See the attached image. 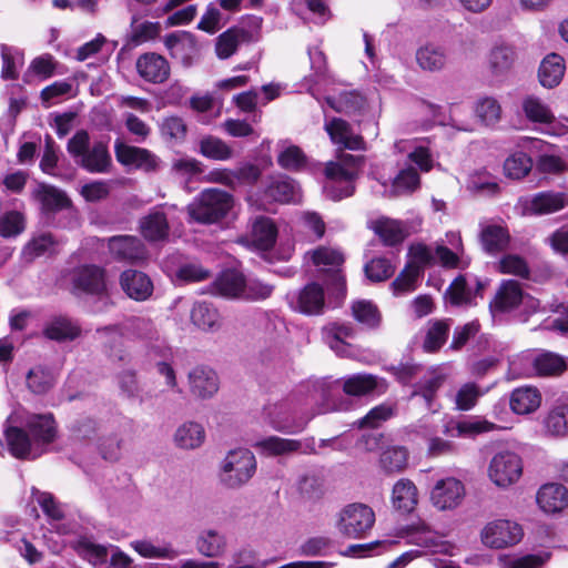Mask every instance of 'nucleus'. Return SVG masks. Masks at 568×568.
Segmentation results:
<instances>
[{
	"label": "nucleus",
	"mask_w": 568,
	"mask_h": 568,
	"mask_svg": "<svg viewBox=\"0 0 568 568\" xmlns=\"http://www.w3.org/2000/svg\"><path fill=\"white\" fill-rule=\"evenodd\" d=\"M516 52L509 44H496L489 52L488 64L496 77L506 74L514 65Z\"/></svg>",
	"instance_id": "40"
},
{
	"label": "nucleus",
	"mask_w": 568,
	"mask_h": 568,
	"mask_svg": "<svg viewBox=\"0 0 568 568\" xmlns=\"http://www.w3.org/2000/svg\"><path fill=\"white\" fill-rule=\"evenodd\" d=\"M274 292V285L264 282L257 277L244 278V287L242 291V301L258 302L271 297Z\"/></svg>",
	"instance_id": "50"
},
{
	"label": "nucleus",
	"mask_w": 568,
	"mask_h": 568,
	"mask_svg": "<svg viewBox=\"0 0 568 568\" xmlns=\"http://www.w3.org/2000/svg\"><path fill=\"white\" fill-rule=\"evenodd\" d=\"M277 237V227L274 221L266 216H257L252 223L251 241L260 250L271 248Z\"/></svg>",
	"instance_id": "37"
},
{
	"label": "nucleus",
	"mask_w": 568,
	"mask_h": 568,
	"mask_svg": "<svg viewBox=\"0 0 568 568\" xmlns=\"http://www.w3.org/2000/svg\"><path fill=\"white\" fill-rule=\"evenodd\" d=\"M4 438L11 455L18 459H36L55 439L52 414L13 412L4 422Z\"/></svg>",
	"instance_id": "2"
},
{
	"label": "nucleus",
	"mask_w": 568,
	"mask_h": 568,
	"mask_svg": "<svg viewBox=\"0 0 568 568\" xmlns=\"http://www.w3.org/2000/svg\"><path fill=\"white\" fill-rule=\"evenodd\" d=\"M375 514L363 504H352L344 508L339 519V530L351 538L363 537L374 525Z\"/></svg>",
	"instance_id": "12"
},
{
	"label": "nucleus",
	"mask_w": 568,
	"mask_h": 568,
	"mask_svg": "<svg viewBox=\"0 0 568 568\" xmlns=\"http://www.w3.org/2000/svg\"><path fill=\"white\" fill-rule=\"evenodd\" d=\"M258 452L268 457L286 456L298 452L302 443L297 439L282 438L278 436H268L255 444Z\"/></svg>",
	"instance_id": "38"
},
{
	"label": "nucleus",
	"mask_w": 568,
	"mask_h": 568,
	"mask_svg": "<svg viewBox=\"0 0 568 568\" xmlns=\"http://www.w3.org/2000/svg\"><path fill=\"white\" fill-rule=\"evenodd\" d=\"M408 452L402 446L385 449L379 457V465L386 474L403 471L407 466Z\"/></svg>",
	"instance_id": "48"
},
{
	"label": "nucleus",
	"mask_w": 568,
	"mask_h": 568,
	"mask_svg": "<svg viewBox=\"0 0 568 568\" xmlns=\"http://www.w3.org/2000/svg\"><path fill=\"white\" fill-rule=\"evenodd\" d=\"M256 467V458L250 449H232L220 463L219 483L225 488L239 489L252 479Z\"/></svg>",
	"instance_id": "5"
},
{
	"label": "nucleus",
	"mask_w": 568,
	"mask_h": 568,
	"mask_svg": "<svg viewBox=\"0 0 568 568\" xmlns=\"http://www.w3.org/2000/svg\"><path fill=\"white\" fill-rule=\"evenodd\" d=\"M114 154L121 165L144 172H154L160 164L159 158L150 150L130 145L121 139L114 141Z\"/></svg>",
	"instance_id": "13"
},
{
	"label": "nucleus",
	"mask_w": 568,
	"mask_h": 568,
	"mask_svg": "<svg viewBox=\"0 0 568 568\" xmlns=\"http://www.w3.org/2000/svg\"><path fill=\"white\" fill-rule=\"evenodd\" d=\"M381 382L371 374H354L343 381V390L349 396H365L379 389Z\"/></svg>",
	"instance_id": "41"
},
{
	"label": "nucleus",
	"mask_w": 568,
	"mask_h": 568,
	"mask_svg": "<svg viewBox=\"0 0 568 568\" xmlns=\"http://www.w3.org/2000/svg\"><path fill=\"white\" fill-rule=\"evenodd\" d=\"M37 197L41 202L43 210L48 212L62 210L70 203L67 195L53 186H41L37 192Z\"/></svg>",
	"instance_id": "54"
},
{
	"label": "nucleus",
	"mask_w": 568,
	"mask_h": 568,
	"mask_svg": "<svg viewBox=\"0 0 568 568\" xmlns=\"http://www.w3.org/2000/svg\"><path fill=\"white\" fill-rule=\"evenodd\" d=\"M521 304L527 305V307L531 310H536L538 306L536 300L523 292L519 282L505 280L496 291L494 300L489 303V307L494 314L507 313Z\"/></svg>",
	"instance_id": "10"
},
{
	"label": "nucleus",
	"mask_w": 568,
	"mask_h": 568,
	"mask_svg": "<svg viewBox=\"0 0 568 568\" xmlns=\"http://www.w3.org/2000/svg\"><path fill=\"white\" fill-rule=\"evenodd\" d=\"M190 393L200 399L213 397L219 390V377L215 371L207 366H196L187 374Z\"/></svg>",
	"instance_id": "19"
},
{
	"label": "nucleus",
	"mask_w": 568,
	"mask_h": 568,
	"mask_svg": "<svg viewBox=\"0 0 568 568\" xmlns=\"http://www.w3.org/2000/svg\"><path fill=\"white\" fill-rule=\"evenodd\" d=\"M416 61L424 71L437 72L445 68L448 55L445 48L428 43L416 51Z\"/></svg>",
	"instance_id": "36"
},
{
	"label": "nucleus",
	"mask_w": 568,
	"mask_h": 568,
	"mask_svg": "<svg viewBox=\"0 0 568 568\" xmlns=\"http://www.w3.org/2000/svg\"><path fill=\"white\" fill-rule=\"evenodd\" d=\"M159 33V24L150 21L139 22L136 18L132 19L131 31L128 36V44L136 47L149 40L154 39Z\"/></svg>",
	"instance_id": "55"
},
{
	"label": "nucleus",
	"mask_w": 568,
	"mask_h": 568,
	"mask_svg": "<svg viewBox=\"0 0 568 568\" xmlns=\"http://www.w3.org/2000/svg\"><path fill=\"white\" fill-rule=\"evenodd\" d=\"M363 162V156L343 154L339 162H331L326 165L325 174L329 182L325 187L332 192L338 191L332 195L333 199L339 200L354 193L353 181L357 178Z\"/></svg>",
	"instance_id": "6"
},
{
	"label": "nucleus",
	"mask_w": 568,
	"mask_h": 568,
	"mask_svg": "<svg viewBox=\"0 0 568 568\" xmlns=\"http://www.w3.org/2000/svg\"><path fill=\"white\" fill-rule=\"evenodd\" d=\"M532 367L538 376H558L567 369L564 358L557 354L545 352L532 359Z\"/></svg>",
	"instance_id": "44"
},
{
	"label": "nucleus",
	"mask_w": 568,
	"mask_h": 568,
	"mask_svg": "<svg viewBox=\"0 0 568 568\" xmlns=\"http://www.w3.org/2000/svg\"><path fill=\"white\" fill-rule=\"evenodd\" d=\"M392 503L393 507L403 514L413 511L418 503V493L414 483L406 478L399 479L393 487Z\"/></svg>",
	"instance_id": "34"
},
{
	"label": "nucleus",
	"mask_w": 568,
	"mask_h": 568,
	"mask_svg": "<svg viewBox=\"0 0 568 568\" xmlns=\"http://www.w3.org/2000/svg\"><path fill=\"white\" fill-rule=\"evenodd\" d=\"M205 437V429L201 424L185 422L176 428L173 435V443L180 449L193 450L204 444Z\"/></svg>",
	"instance_id": "29"
},
{
	"label": "nucleus",
	"mask_w": 568,
	"mask_h": 568,
	"mask_svg": "<svg viewBox=\"0 0 568 568\" xmlns=\"http://www.w3.org/2000/svg\"><path fill=\"white\" fill-rule=\"evenodd\" d=\"M532 168L531 159L524 152H516L508 156L504 163L505 174L514 180L526 176Z\"/></svg>",
	"instance_id": "56"
},
{
	"label": "nucleus",
	"mask_w": 568,
	"mask_h": 568,
	"mask_svg": "<svg viewBox=\"0 0 568 568\" xmlns=\"http://www.w3.org/2000/svg\"><path fill=\"white\" fill-rule=\"evenodd\" d=\"M419 267L416 265H406L399 275L393 281L392 287L395 295H403L416 290L417 281L420 276Z\"/></svg>",
	"instance_id": "59"
},
{
	"label": "nucleus",
	"mask_w": 568,
	"mask_h": 568,
	"mask_svg": "<svg viewBox=\"0 0 568 568\" xmlns=\"http://www.w3.org/2000/svg\"><path fill=\"white\" fill-rule=\"evenodd\" d=\"M465 495V488L460 480L448 477L438 480L432 490L430 499L434 506L440 510L457 507Z\"/></svg>",
	"instance_id": "18"
},
{
	"label": "nucleus",
	"mask_w": 568,
	"mask_h": 568,
	"mask_svg": "<svg viewBox=\"0 0 568 568\" xmlns=\"http://www.w3.org/2000/svg\"><path fill=\"white\" fill-rule=\"evenodd\" d=\"M55 384V376L51 369L42 365L31 368L27 374V387L36 395L48 393Z\"/></svg>",
	"instance_id": "42"
},
{
	"label": "nucleus",
	"mask_w": 568,
	"mask_h": 568,
	"mask_svg": "<svg viewBox=\"0 0 568 568\" xmlns=\"http://www.w3.org/2000/svg\"><path fill=\"white\" fill-rule=\"evenodd\" d=\"M120 285L130 298L138 302L146 301L153 293V283L150 277L136 270H125L122 272Z\"/></svg>",
	"instance_id": "22"
},
{
	"label": "nucleus",
	"mask_w": 568,
	"mask_h": 568,
	"mask_svg": "<svg viewBox=\"0 0 568 568\" xmlns=\"http://www.w3.org/2000/svg\"><path fill=\"white\" fill-rule=\"evenodd\" d=\"M67 151L75 164L90 173H109L113 166L108 143L101 140L91 143L85 130L77 131L69 139Z\"/></svg>",
	"instance_id": "3"
},
{
	"label": "nucleus",
	"mask_w": 568,
	"mask_h": 568,
	"mask_svg": "<svg viewBox=\"0 0 568 568\" xmlns=\"http://www.w3.org/2000/svg\"><path fill=\"white\" fill-rule=\"evenodd\" d=\"M536 500L542 511L560 513L568 506V489L561 484H546L539 488Z\"/></svg>",
	"instance_id": "25"
},
{
	"label": "nucleus",
	"mask_w": 568,
	"mask_h": 568,
	"mask_svg": "<svg viewBox=\"0 0 568 568\" xmlns=\"http://www.w3.org/2000/svg\"><path fill=\"white\" fill-rule=\"evenodd\" d=\"M123 327L129 336L141 341H153L158 335L153 322L144 317H131L125 321Z\"/></svg>",
	"instance_id": "52"
},
{
	"label": "nucleus",
	"mask_w": 568,
	"mask_h": 568,
	"mask_svg": "<svg viewBox=\"0 0 568 568\" xmlns=\"http://www.w3.org/2000/svg\"><path fill=\"white\" fill-rule=\"evenodd\" d=\"M295 185L288 178L273 179L265 189V196L276 202L288 203L293 201Z\"/></svg>",
	"instance_id": "51"
},
{
	"label": "nucleus",
	"mask_w": 568,
	"mask_h": 568,
	"mask_svg": "<svg viewBox=\"0 0 568 568\" xmlns=\"http://www.w3.org/2000/svg\"><path fill=\"white\" fill-rule=\"evenodd\" d=\"M234 205V197L217 187L203 190L187 205L190 217L202 224H213L224 219Z\"/></svg>",
	"instance_id": "4"
},
{
	"label": "nucleus",
	"mask_w": 568,
	"mask_h": 568,
	"mask_svg": "<svg viewBox=\"0 0 568 568\" xmlns=\"http://www.w3.org/2000/svg\"><path fill=\"white\" fill-rule=\"evenodd\" d=\"M326 104L338 113H362L366 108V99L357 91H342L337 95L325 97Z\"/></svg>",
	"instance_id": "32"
},
{
	"label": "nucleus",
	"mask_w": 568,
	"mask_h": 568,
	"mask_svg": "<svg viewBox=\"0 0 568 568\" xmlns=\"http://www.w3.org/2000/svg\"><path fill=\"white\" fill-rule=\"evenodd\" d=\"M541 403V394L534 386H523L514 389L510 395L509 405L518 415L535 412Z\"/></svg>",
	"instance_id": "33"
},
{
	"label": "nucleus",
	"mask_w": 568,
	"mask_h": 568,
	"mask_svg": "<svg viewBox=\"0 0 568 568\" xmlns=\"http://www.w3.org/2000/svg\"><path fill=\"white\" fill-rule=\"evenodd\" d=\"M226 547V537L216 529H203L195 539L197 552L206 558L222 557Z\"/></svg>",
	"instance_id": "28"
},
{
	"label": "nucleus",
	"mask_w": 568,
	"mask_h": 568,
	"mask_svg": "<svg viewBox=\"0 0 568 568\" xmlns=\"http://www.w3.org/2000/svg\"><path fill=\"white\" fill-rule=\"evenodd\" d=\"M111 256L119 262L135 263L146 257V248L140 239L133 235H115L108 239Z\"/></svg>",
	"instance_id": "17"
},
{
	"label": "nucleus",
	"mask_w": 568,
	"mask_h": 568,
	"mask_svg": "<svg viewBox=\"0 0 568 568\" xmlns=\"http://www.w3.org/2000/svg\"><path fill=\"white\" fill-rule=\"evenodd\" d=\"M73 285L83 293L98 296L104 301L109 298L104 268L97 265H83L73 275Z\"/></svg>",
	"instance_id": "15"
},
{
	"label": "nucleus",
	"mask_w": 568,
	"mask_h": 568,
	"mask_svg": "<svg viewBox=\"0 0 568 568\" xmlns=\"http://www.w3.org/2000/svg\"><path fill=\"white\" fill-rule=\"evenodd\" d=\"M324 129L334 144L349 150L364 149L363 138L355 133L351 124L344 119L332 118L325 121Z\"/></svg>",
	"instance_id": "21"
},
{
	"label": "nucleus",
	"mask_w": 568,
	"mask_h": 568,
	"mask_svg": "<svg viewBox=\"0 0 568 568\" xmlns=\"http://www.w3.org/2000/svg\"><path fill=\"white\" fill-rule=\"evenodd\" d=\"M501 108L494 98H484L476 105V115L486 125H494L500 119Z\"/></svg>",
	"instance_id": "64"
},
{
	"label": "nucleus",
	"mask_w": 568,
	"mask_h": 568,
	"mask_svg": "<svg viewBox=\"0 0 568 568\" xmlns=\"http://www.w3.org/2000/svg\"><path fill=\"white\" fill-rule=\"evenodd\" d=\"M26 229L24 215L19 211H8L0 216V236L11 239L20 235Z\"/></svg>",
	"instance_id": "58"
},
{
	"label": "nucleus",
	"mask_w": 568,
	"mask_h": 568,
	"mask_svg": "<svg viewBox=\"0 0 568 568\" xmlns=\"http://www.w3.org/2000/svg\"><path fill=\"white\" fill-rule=\"evenodd\" d=\"M58 242L49 232L33 234L22 248L21 257L31 263L38 257L51 255L57 251Z\"/></svg>",
	"instance_id": "30"
},
{
	"label": "nucleus",
	"mask_w": 568,
	"mask_h": 568,
	"mask_svg": "<svg viewBox=\"0 0 568 568\" xmlns=\"http://www.w3.org/2000/svg\"><path fill=\"white\" fill-rule=\"evenodd\" d=\"M449 332V321L429 322L423 342V348L428 353L438 351L446 343Z\"/></svg>",
	"instance_id": "45"
},
{
	"label": "nucleus",
	"mask_w": 568,
	"mask_h": 568,
	"mask_svg": "<svg viewBox=\"0 0 568 568\" xmlns=\"http://www.w3.org/2000/svg\"><path fill=\"white\" fill-rule=\"evenodd\" d=\"M523 474V462L518 454L510 450L496 453L488 467L490 480L498 487H508Z\"/></svg>",
	"instance_id": "9"
},
{
	"label": "nucleus",
	"mask_w": 568,
	"mask_h": 568,
	"mask_svg": "<svg viewBox=\"0 0 568 568\" xmlns=\"http://www.w3.org/2000/svg\"><path fill=\"white\" fill-rule=\"evenodd\" d=\"M408 539L410 542L416 544L424 548H434L439 544V536L432 530L426 524L422 523L412 526L408 531Z\"/></svg>",
	"instance_id": "62"
},
{
	"label": "nucleus",
	"mask_w": 568,
	"mask_h": 568,
	"mask_svg": "<svg viewBox=\"0 0 568 568\" xmlns=\"http://www.w3.org/2000/svg\"><path fill=\"white\" fill-rule=\"evenodd\" d=\"M375 231L386 245H396L405 237L400 223L393 220L379 221Z\"/></svg>",
	"instance_id": "61"
},
{
	"label": "nucleus",
	"mask_w": 568,
	"mask_h": 568,
	"mask_svg": "<svg viewBox=\"0 0 568 568\" xmlns=\"http://www.w3.org/2000/svg\"><path fill=\"white\" fill-rule=\"evenodd\" d=\"M525 115L532 122L551 123L555 115L550 108L539 98L529 95L523 101Z\"/></svg>",
	"instance_id": "49"
},
{
	"label": "nucleus",
	"mask_w": 568,
	"mask_h": 568,
	"mask_svg": "<svg viewBox=\"0 0 568 568\" xmlns=\"http://www.w3.org/2000/svg\"><path fill=\"white\" fill-rule=\"evenodd\" d=\"M245 275L236 270L221 272L211 284V293L229 300H241Z\"/></svg>",
	"instance_id": "23"
},
{
	"label": "nucleus",
	"mask_w": 568,
	"mask_h": 568,
	"mask_svg": "<svg viewBox=\"0 0 568 568\" xmlns=\"http://www.w3.org/2000/svg\"><path fill=\"white\" fill-rule=\"evenodd\" d=\"M291 307L305 315H321L325 310V293L316 282L306 284L297 292L287 295Z\"/></svg>",
	"instance_id": "14"
},
{
	"label": "nucleus",
	"mask_w": 568,
	"mask_h": 568,
	"mask_svg": "<svg viewBox=\"0 0 568 568\" xmlns=\"http://www.w3.org/2000/svg\"><path fill=\"white\" fill-rule=\"evenodd\" d=\"M364 270L371 281L383 282L394 274L395 266L385 257H376L368 262Z\"/></svg>",
	"instance_id": "63"
},
{
	"label": "nucleus",
	"mask_w": 568,
	"mask_h": 568,
	"mask_svg": "<svg viewBox=\"0 0 568 568\" xmlns=\"http://www.w3.org/2000/svg\"><path fill=\"white\" fill-rule=\"evenodd\" d=\"M251 41V33L250 31L239 28V27H232L221 33L216 38L215 42V52L216 55L224 60L229 59L231 55H233L240 44L250 42Z\"/></svg>",
	"instance_id": "31"
},
{
	"label": "nucleus",
	"mask_w": 568,
	"mask_h": 568,
	"mask_svg": "<svg viewBox=\"0 0 568 568\" xmlns=\"http://www.w3.org/2000/svg\"><path fill=\"white\" fill-rule=\"evenodd\" d=\"M139 229L146 241H163L169 236L170 232L168 216L161 207H154L141 217Z\"/></svg>",
	"instance_id": "24"
},
{
	"label": "nucleus",
	"mask_w": 568,
	"mask_h": 568,
	"mask_svg": "<svg viewBox=\"0 0 568 568\" xmlns=\"http://www.w3.org/2000/svg\"><path fill=\"white\" fill-rule=\"evenodd\" d=\"M352 314L357 322L369 327L376 328L381 323V313L371 301H357L352 305Z\"/></svg>",
	"instance_id": "53"
},
{
	"label": "nucleus",
	"mask_w": 568,
	"mask_h": 568,
	"mask_svg": "<svg viewBox=\"0 0 568 568\" xmlns=\"http://www.w3.org/2000/svg\"><path fill=\"white\" fill-rule=\"evenodd\" d=\"M546 429L554 436H565L568 434V405H558L554 407L545 420Z\"/></svg>",
	"instance_id": "57"
},
{
	"label": "nucleus",
	"mask_w": 568,
	"mask_h": 568,
	"mask_svg": "<svg viewBox=\"0 0 568 568\" xmlns=\"http://www.w3.org/2000/svg\"><path fill=\"white\" fill-rule=\"evenodd\" d=\"M523 536V528L519 524L504 519L488 523L480 534L483 544L495 549L516 545Z\"/></svg>",
	"instance_id": "11"
},
{
	"label": "nucleus",
	"mask_w": 568,
	"mask_h": 568,
	"mask_svg": "<svg viewBox=\"0 0 568 568\" xmlns=\"http://www.w3.org/2000/svg\"><path fill=\"white\" fill-rule=\"evenodd\" d=\"M138 74L146 82L163 83L170 75V64L158 53L148 52L140 55L135 62Z\"/></svg>",
	"instance_id": "20"
},
{
	"label": "nucleus",
	"mask_w": 568,
	"mask_h": 568,
	"mask_svg": "<svg viewBox=\"0 0 568 568\" xmlns=\"http://www.w3.org/2000/svg\"><path fill=\"white\" fill-rule=\"evenodd\" d=\"M306 255L311 256V260L315 266L328 268V285L333 294H335L338 302L343 301L346 295V283L345 277L337 268L344 261L343 255L339 251L331 247L321 246L314 251L307 252Z\"/></svg>",
	"instance_id": "7"
},
{
	"label": "nucleus",
	"mask_w": 568,
	"mask_h": 568,
	"mask_svg": "<svg viewBox=\"0 0 568 568\" xmlns=\"http://www.w3.org/2000/svg\"><path fill=\"white\" fill-rule=\"evenodd\" d=\"M164 45L170 55L189 67L199 54L195 37L187 31H175L164 37Z\"/></svg>",
	"instance_id": "16"
},
{
	"label": "nucleus",
	"mask_w": 568,
	"mask_h": 568,
	"mask_svg": "<svg viewBox=\"0 0 568 568\" xmlns=\"http://www.w3.org/2000/svg\"><path fill=\"white\" fill-rule=\"evenodd\" d=\"M509 236L505 229L498 225H487L481 230L480 242L488 253H498L506 248Z\"/></svg>",
	"instance_id": "47"
},
{
	"label": "nucleus",
	"mask_w": 568,
	"mask_h": 568,
	"mask_svg": "<svg viewBox=\"0 0 568 568\" xmlns=\"http://www.w3.org/2000/svg\"><path fill=\"white\" fill-rule=\"evenodd\" d=\"M79 552L94 568H130L132 559L115 546L105 547L83 540L79 544Z\"/></svg>",
	"instance_id": "8"
},
{
	"label": "nucleus",
	"mask_w": 568,
	"mask_h": 568,
	"mask_svg": "<svg viewBox=\"0 0 568 568\" xmlns=\"http://www.w3.org/2000/svg\"><path fill=\"white\" fill-rule=\"evenodd\" d=\"M446 298L452 305L460 306L471 303V292L463 275L456 277L446 291Z\"/></svg>",
	"instance_id": "60"
},
{
	"label": "nucleus",
	"mask_w": 568,
	"mask_h": 568,
	"mask_svg": "<svg viewBox=\"0 0 568 568\" xmlns=\"http://www.w3.org/2000/svg\"><path fill=\"white\" fill-rule=\"evenodd\" d=\"M79 334L80 329L69 318L62 316L50 321L44 328L45 337L57 342L72 341Z\"/></svg>",
	"instance_id": "46"
},
{
	"label": "nucleus",
	"mask_w": 568,
	"mask_h": 568,
	"mask_svg": "<svg viewBox=\"0 0 568 568\" xmlns=\"http://www.w3.org/2000/svg\"><path fill=\"white\" fill-rule=\"evenodd\" d=\"M131 547L141 557L148 559H174L179 555L171 544L146 538L131 541Z\"/></svg>",
	"instance_id": "39"
},
{
	"label": "nucleus",
	"mask_w": 568,
	"mask_h": 568,
	"mask_svg": "<svg viewBox=\"0 0 568 568\" xmlns=\"http://www.w3.org/2000/svg\"><path fill=\"white\" fill-rule=\"evenodd\" d=\"M333 387L324 382L303 386L263 407L264 420L276 432L295 435L303 432L317 415L342 409L331 403Z\"/></svg>",
	"instance_id": "1"
},
{
	"label": "nucleus",
	"mask_w": 568,
	"mask_h": 568,
	"mask_svg": "<svg viewBox=\"0 0 568 568\" xmlns=\"http://www.w3.org/2000/svg\"><path fill=\"white\" fill-rule=\"evenodd\" d=\"M199 152L210 160L227 161L233 158V149L220 138L207 135L200 140Z\"/></svg>",
	"instance_id": "43"
},
{
	"label": "nucleus",
	"mask_w": 568,
	"mask_h": 568,
	"mask_svg": "<svg viewBox=\"0 0 568 568\" xmlns=\"http://www.w3.org/2000/svg\"><path fill=\"white\" fill-rule=\"evenodd\" d=\"M565 70L566 65L562 57L556 53L548 54L541 61L538 70L540 84L548 89L557 87L564 78Z\"/></svg>",
	"instance_id": "35"
},
{
	"label": "nucleus",
	"mask_w": 568,
	"mask_h": 568,
	"mask_svg": "<svg viewBox=\"0 0 568 568\" xmlns=\"http://www.w3.org/2000/svg\"><path fill=\"white\" fill-rule=\"evenodd\" d=\"M565 205L566 199L562 193L540 192L525 202L524 210L531 215H546L558 212Z\"/></svg>",
	"instance_id": "26"
},
{
	"label": "nucleus",
	"mask_w": 568,
	"mask_h": 568,
	"mask_svg": "<svg viewBox=\"0 0 568 568\" xmlns=\"http://www.w3.org/2000/svg\"><path fill=\"white\" fill-rule=\"evenodd\" d=\"M190 317L192 323L204 332H217L222 326L219 310L205 301H197L193 304Z\"/></svg>",
	"instance_id": "27"
}]
</instances>
